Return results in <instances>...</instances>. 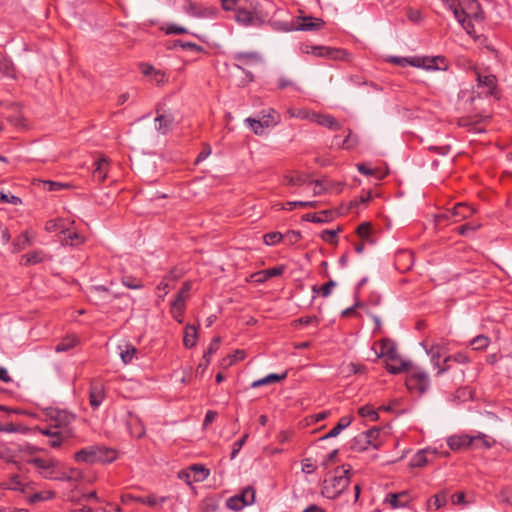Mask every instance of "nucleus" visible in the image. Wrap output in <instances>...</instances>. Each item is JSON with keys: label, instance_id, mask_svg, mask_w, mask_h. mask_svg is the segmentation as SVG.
Wrapping results in <instances>:
<instances>
[{"label": "nucleus", "instance_id": "obj_16", "mask_svg": "<svg viewBox=\"0 0 512 512\" xmlns=\"http://www.w3.org/2000/svg\"><path fill=\"white\" fill-rule=\"evenodd\" d=\"M474 443V438L468 434H456L447 438V445L453 451H459L470 447Z\"/></svg>", "mask_w": 512, "mask_h": 512}, {"label": "nucleus", "instance_id": "obj_60", "mask_svg": "<svg viewBox=\"0 0 512 512\" xmlns=\"http://www.w3.org/2000/svg\"><path fill=\"white\" fill-rule=\"evenodd\" d=\"M217 15V9L214 7L200 8L199 13H193L195 17H208L215 18Z\"/></svg>", "mask_w": 512, "mask_h": 512}, {"label": "nucleus", "instance_id": "obj_11", "mask_svg": "<svg viewBox=\"0 0 512 512\" xmlns=\"http://www.w3.org/2000/svg\"><path fill=\"white\" fill-rule=\"evenodd\" d=\"M409 491L404 490L398 493H387L383 503L388 504L392 509L406 508L412 502Z\"/></svg>", "mask_w": 512, "mask_h": 512}, {"label": "nucleus", "instance_id": "obj_46", "mask_svg": "<svg viewBox=\"0 0 512 512\" xmlns=\"http://www.w3.org/2000/svg\"><path fill=\"white\" fill-rule=\"evenodd\" d=\"M45 230L48 232L60 231L62 233V230H65L64 220L58 218L47 221L45 224Z\"/></svg>", "mask_w": 512, "mask_h": 512}, {"label": "nucleus", "instance_id": "obj_17", "mask_svg": "<svg viewBox=\"0 0 512 512\" xmlns=\"http://www.w3.org/2000/svg\"><path fill=\"white\" fill-rule=\"evenodd\" d=\"M309 182V175L296 172L295 174H286L283 176L282 184L286 186H303Z\"/></svg>", "mask_w": 512, "mask_h": 512}, {"label": "nucleus", "instance_id": "obj_57", "mask_svg": "<svg viewBox=\"0 0 512 512\" xmlns=\"http://www.w3.org/2000/svg\"><path fill=\"white\" fill-rule=\"evenodd\" d=\"M307 185H313V195L314 196L322 195L327 190L323 181L312 180L310 177H309V182Z\"/></svg>", "mask_w": 512, "mask_h": 512}, {"label": "nucleus", "instance_id": "obj_39", "mask_svg": "<svg viewBox=\"0 0 512 512\" xmlns=\"http://www.w3.org/2000/svg\"><path fill=\"white\" fill-rule=\"evenodd\" d=\"M365 434L367 435V439L370 440L369 444L372 449H378L381 446V440L380 437V429L373 428L365 431Z\"/></svg>", "mask_w": 512, "mask_h": 512}, {"label": "nucleus", "instance_id": "obj_10", "mask_svg": "<svg viewBox=\"0 0 512 512\" xmlns=\"http://www.w3.org/2000/svg\"><path fill=\"white\" fill-rule=\"evenodd\" d=\"M233 59L236 61L234 66L242 71H245V66L252 67L262 62L261 54L256 51L236 52Z\"/></svg>", "mask_w": 512, "mask_h": 512}, {"label": "nucleus", "instance_id": "obj_3", "mask_svg": "<svg viewBox=\"0 0 512 512\" xmlns=\"http://www.w3.org/2000/svg\"><path fill=\"white\" fill-rule=\"evenodd\" d=\"M379 352H376L377 358H386V369L391 374H400L406 371L410 363L401 359L395 344L388 339L379 342Z\"/></svg>", "mask_w": 512, "mask_h": 512}, {"label": "nucleus", "instance_id": "obj_48", "mask_svg": "<svg viewBox=\"0 0 512 512\" xmlns=\"http://www.w3.org/2000/svg\"><path fill=\"white\" fill-rule=\"evenodd\" d=\"M451 361L456 362L458 364H467L470 362V359L465 353L458 352L454 355H450L444 358L445 365H449L448 363Z\"/></svg>", "mask_w": 512, "mask_h": 512}, {"label": "nucleus", "instance_id": "obj_42", "mask_svg": "<svg viewBox=\"0 0 512 512\" xmlns=\"http://www.w3.org/2000/svg\"><path fill=\"white\" fill-rule=\"evenodd\" d=\"M76 344H77L76 337L75 336H68V337L64 338L61 342H59L55 346V351L56 352L68 351L71 348H73Z\"/></svg>", "mask_w": 512, "mask_h": 512}, {"label": "nucleus", "instance_id": "obj_32", "mask_svg": "<svg viewBox=\"0 0 512 512\" xmlns=\"http://www.w3.org/2000/svg\"><path fill=\"white\" fill-rule=\"evenodd\" d=\"M197 329L195 326L188 325L185 328L183 344L186 348H192L196 345Z\"/></svg>", "mask_w": 512, "mask_h": 512}, {"label": "nucleus", "instance_id": "obj_9", "mask_svg": "<svg viewBox=\"0 0 512 512\" xmlns=\"http://www.w3.org/2000/svg\"><path fill=\"white\" fill-rule=\"evenodd\" d=\"M308 54H312L320 58H328L332 60H348L349 54L342 49L330 48L325 46H312L306 51Z\"/></svg>", "mask_w": 512, "mask_h": 512}, {"label": "nucleus", "instance_id": "obj_28", "mask_svg": "<svg viewBox=\"0 0 512 512\" xmlns=\"http://www.w3.org/2000/svg\"><path fill=\"white\" fill-rule=\"evenodd\" d=\"M369 441L365 432H361L353 438L351 448L357 452L366 451L371 448Z\"/></svg>", "mask_w": 512, "mask_h": 512}, {"label": "nucleus", "instance_id": "obj_36", "mask_svg": "<svg viewBox=\"0 0 512 512\" xmlns=\"http://www.w3.org/2000/svg\"><path fill=\"white\" fill-rule=\"evenodd\" d=\"M54 497L55 493L53 491L47 490L30 495L27 501L29 504H35L37 502L53 499Z\"/></svg>", "mask_w": 512, "mask_h": 512}, {"label": "nucleus", "instance_id": "obj_62", "mask_svg": "<svg viewBox=\"0 0 512 512\" xmlns=\"http://www.w3.org/2000/svg\"><path fill=\"white\" fill-rule=\"evenodd\" d=\"M337 286V283L334 281V280H329L327 283H325L324 285H322L320 287V294L322 297L326 298L328 296H330V294L332 293V290L333 288H335Z\"/></svg>", "mask_w": 512, "mask_h": 512}, {"label": "nucleus", "instance_id": "obj_21", "mask_svg": "<svg viewBox=\"0 0 512 512\" xmlns=\"http://www.w3.org/2000/svg\"><path fill=\"white\" fill-rule=\"evenodd\" d=\"M93 178L98 182H103L107 177L108 162L106 158H98L94 162Z\"/></svg>", "mask_w": 512, "mask_h": 512}, {"label": "nucleus", "instance_id": "obj_59", "mask_svg": "<svg viewBox=\"0 0 512 512\" xmlns=\"http://www.w3.org/2000/svg\"><path fill=\"white\" fill-rule=\"evenodd\" d=\"M42 183L44 189H46L47 191H59L61 189L68 187L67 184L50 180L43 181Z\"/></svg>", "mask_w": 512, "mask_h": 512}, {"label": "nucleus", "instance_id": "obj_64", "mask_svg": "<svg viewBox=\"0 0 512 512\" xmlns=\"http://www.w3.org/2000/svg\"><path fill=\"white\" fill-rule=\"evenodd\" d=\"M357 234L363 240H368L369 239V234H370V225H369V223H362V224H360L358 226V228H357Z\"/></svg>", "mask_w": 512, "mask_h": 512}, {"label": "nucleus", "instance_id": "obj_8", "mask_svg": "<svg viewBox=\"0 0 512 512\" xmlns=\"http://www.w3.org/2000/svg\"><path fill=\"white\" fill-rule=\"evenodd\" d=\"M29 464L34 465L39 473L46 479H54L59 462L53 458H33L28 460Z\"/></svg>", "mask_w": 512, "mask_h": 512}, {"label": "nucleus", "instance_id": "obj_13", "mask_svg": "<svg viewBox=\"0 0 512 512\" xmlns=\"http://www.w3.org/2000/svg\"><path fill=\"white\" fill-rule=\"evenodd\" d=\"M474 212L475 210L465 203H457L451 210L441 215V217L445 219L454 218V221L458 222L469 218Z\"/></svg>", "mask_w": 512, "mask_h": 512}, {"label": "nucleus", "instance_id": "obj_14", "mask_svg": "<svg viewBox=\"0 0 512 512\" xmlns=\"http://www.w3.org/2000/svg\"><path fill=\"white\" fill-rule=\"evenodd\" d=\"M118 297L119 294L111 291L110 288L103 285L93 286L90 290V298L94 301L109 303Z\"/></svg>", "mask_w": 512, "mask_h": 512}, {"label": "nucleus", "instance_id": "obj_50", "mask_svg": "<svg viewBox=\"0 0 512 512\" xmlns=\"http://www.w3.org/2000/svg\"><path fill=\"white\" fill-rule=\"evenodd\" d=\"M489 343V338L484 335H478L471 341L474 350H484L488 347Z\"/></svg>", "mask_w": 512, "mask_h": 512}, {"label": "nucleus", "instance_id": "obj_47", "mask_svg": "<svg viewBox=\"0 0 512 512\" xmlns=\"http://www.w3.org/2000/svg\"><path fill=\"white\" fill-rule=\"evenodd\" d=\"M358 413L361 417L367 418L371 421H376L378 419L377 411L370 405L360 407Z\"/></svg>", "mask_w": 512, "mask_h": 512}, {"label": "nucleus", "instance_id": "obj_22", "mask_svg": "<svg viewBox=\"0 0 512 512\" xmlns=\"http://www.w3.org/2000/svg\"><path fill=\"white\" fill-rule=\"evenodd\" d=\"M321 126L327 127L331 130H339L341 125L338 121L331 115H323L315 113L313 121Z\"/></svg>", "mask_w": 512, "mask_h": 512}, {"label": "nucleus", "instance_id": "obj_6", "mask_svg": "<svg viewBox=\"0 0 512 512\" xmlns=\"http://www.w3.org/2000/svg\"><path fill=\"white\" fill-rule=\"evenodd\" d=\"M422 346L424 347L426 353L430 356V360L434 368L438 369V375L443 374L450 369L449 365H445L444 363L443 365L440 364V358L448 350L447 343L445 341L433 343L429 347L425 343H422Z\"/></svg>", "mask_w": 512, "mask_h": 512}, {"label": "nucleus", "instance_id": "obj_45", "mask_svg": "<svg viewBox=\"0 0 512 512\" xmlns=\"http://www.w3.org/2000/svg\"><path fill=\"white\" fill-rule=\"evenodd\" d=\"M190 469L195 473V481H204L210 474L209 470L203 465L194 464L190 467Z\"/></svg>", "mask_w": 512, "mask_h": 512}, {"label": "nucleus", "instance_id": "obj_27", "mask_svg": "<svg viewBox=\"0 0 512 512\" xmlns=\"http://www.w3.org/2000/svg\"><path fill=\"white\" fill-rule=\"evenodd\" d=\"M352 423L351 416L342 417L339 422L325 435L322 439L332 438L338 436L345 428Z\"/></svg>", "mask_w": 512, "mask_h": 512}, {"label": "nucleus", "instance_id": "obj_33", "mask_svg": "<svg viewBox=\"0 0 512 512\" xmlns=\"http://www.w3.org/2000/svg\"><path fill=\"white\" fill-rule=\"evenodd\" d=\"M82 479V473L77 469H71L69 472H59L56 470V477L53 480L58 481H79Z\"/></svg>", "mask_w": 512, "mask_h": 512}, {"label": "nucleus", "instance_id": "obj_7", "mask_svg": "<svg viewBox=\"0 0 512 512\" xmlns=\"http://www.w3.org/2000/svg\"><path fill=\"white\" fill-rule=\"evenodd\" d=\"M45 416L51 422V425L59 430L71 429L70 424L75 419L73 414L56 408L46 409Z\"/></svg>", "mask_w": 512, "mask_h": 512}, {"label": "nucleus", "instance_id": "obj_34", "mask_svg": "<svg viewBox=\"0 0 512 512\" xmlns=\"http://www.w3.org/2000/svg\"><path fill=\"white\" fill-rule=\"evenodd\" d=\"M3 487L12 491H25V485L22 483L18 475L11 476L7 482L3 484Z\"/></svg>", "mask_w": 512, "mask_h": 512}, {"label": "nucleus", "instance_id": "obj_56", "mask_svg": "<svg viewBox=\"0 0 512 512\" xmlns=\"http://www.w3.org/2000/svg\"><path fill=\"white\" fill-rule=\"evenodd\" d=\"M451 11L455 19L464 27V23L467 20V14L464 9H459L458 5L451 4Z\"/></svg>", "mask_w": 512, "mask_h": 512}, {"label": "nucleus", "instance_id": "obj_2", "mask_svg": "<svg viewBox=\"0 0 512 512\" xmlns=\"http://www.w3.org/2000/svg\"><path fill=\"white\" fill-rule=\"evenodd\" d=\"M349 472V465L336 468L332 475L324 479L321 494L327 499L337 498L350 484Z\"/></svg>", "mask_w": 512, "mask_h": 512}, {"label": "nucleus", "instance_id": "obj_26", "mask_svg": "<svg viewBox=\"0 0 512 512\" xmlns=\"http://www.w3.org/2000/svg\"><path fill=\"white\" fill-rule=\"evenodd\" d=\"M121 360L124 364H129L135 357L137 349L130 343H123L118 346Z\"/></svg>", "mask_w": 512, "mask_h": 512}, {"label": "nucleus", "instance_id": "obj_49", "mask_svg": "<svg viewBox=\"0 0 512 512\" xmlns=\"http://www.w3.org/2000/svg\"><path fill=\"white\" fill-rule=\"evenodd\" d=\"M316 201H289L285 204L283 209L293 210L297 207L307 208V207H316Z\"/></svg>", "mask_w": 512, "mask_h": 512}, {"label": "nucleus", "instance_id": "obj_55", "mask_svg": "<svg viewBox=\"0 0 512 512\" xmlns=\"http://www.w3.org/2000/svg\"><path fill=\"white\" fill-rule=\"evenodd\" d=\"M30 244V238L27 231L21 233L19 237L16 239L14 246L17 251L24 249L27 245Z\"/></svg>", "mask_w": 512, "mask_h": 512}, {"label": "nucleus", "instance_id": "obj_41", "mask_svg": "<svg viewBox=\"0 0 512 512\" xmlns=\"http://www.w3.org/2000/svg\"><path fill=\"white\" fill-rule=\"evenodd\" d=\"M226 506L232 511H241L244 507L248 506L245 500H242L240 497L236 495L230 497L226 501Z\"/></svg>", "mask_w": 512, "mask_h": 512}, {"label": "nucleus", "instance_id": "obj_23", "mask_svg": "<svg viewBox=\"0 0 512 512\" xmlns=\"http://www.w3.org/2000/svg\"><path fill=\"white\" fill-rule=\"evenodd\" d=\"M477 81L479 86L486 88V93L492 95L496 88L497 79L492 74L482 75L477 73Z\"/></svg>", "mask_w": 512, "mask_h": 512}, {"label": "nucleus", "instance_id": "obj_40", "mask_svg": "<svg viewBox=\"0 0 512 512\" xmlns=\"http://www.w3.org/2000/svg\"><path fill=\"white\" fill-rule=\"evenodd\" d=\"M172 123V119L165 115H159L155 118V127L161 133H166Z\"/></svg>", "mask_w": 512, "mask_h": 512}, {"label": "nucleus", "instance_id": "obj_1", "mask_svg": "<svg viewBox=\"0 0 512 512\" xmlns=\"http://www.w3.org/2000/svg\"><path fill=\"white\" fill-rule=\"evenodd\" d=\"M221 4L225 11L234 12L235 21L245 27L261 26L270 16L260 0H222Z\"/></svg>", "mask_w": 512, "mask_h": 512}, {"label": "nucleus", "instance_id": "obj_19", "mask_svg": "<svg viewBox=\"0 0 512 512\" xmlns=\"http://www.w3.org/2000/svg\"><path fill=\"white\" fill-rule=\"evenodd\" d=\"M63 245L78 246L84 243V237L75 231L69 229L62 230V237L60 239Z\"/></svg>", "mask_w": 512, "mask_h": 512}, {"label": "nucleus", "instance_id": "obj_61", "mask_svg": "<svg viewBox=\"0 0 512 512\" xmlns=\"http://www.w3.org/2000/svg\"><path fill=\"white\" fill-rule=\"evenodd\" d=\"M221 339L220 337H215L210 342L207 350L204 352V355H207V357L211 358L214 353L219 349L220 347Z\"/></svg>", "mask_w": 512, "mask_h": 512}, {"label": "nucleus", "instance_id": "obj_24", "mask_svg": "<svg viewBox=\"0 0 512 512\" xmlns=\"http://www.w3.org/2000/svg\"><path fill=\"white\" fill-rule=\"evenodd\" d=\"M431 451V448H425L423 450L418 451L410 460V466L413 468H421L424 467L427 463L431 461L428 457V453Z\"/></svg>", "mask_w": 512, "mask_h": 512}, {"label": "nucleus", "instance_id": "obj_30", "mask_svg": "<svg viewBox=\"0 0 512 512\" xmlns=\"http://www.w3.org/2000/svg\"><path fill=\"white\" fill-rule=\"evenodd\" d=\"M324 25V22L321 19L313 18V17H304L302 21L299 23V30L309 31V30H318Z\"/></svg>", "mask_w": 512, "mask_h": 512}, {"label": "nucleus", "instance_id": "obj_20", "mask_svg": "<svg viewBox=\"0 0 512 512\" xmlns=\"http://www.w3.org/2000/svg\"><path fill=\"white\" fill-rule=\"evenodd\" d=\"M186 306V299L182 298V296H176L174 301L171 303V314L173 318L179 322L182 323L183 321V313Z\"/></svg>", "mask_w": 512, "mask_h": 512}, {"label": "nucleus", "instance_id": "obj_15", "mask_svg": "<svg viewBox=\"0 0 512 512\" xmlns=\"http://www.w3.org/2000/svg\"><path fill=\"white\" fill-rule=\"evenodd\" d=\"M245 123L251 128L256 135H262L265 128L276 126L278 124L277 117L273 114L271 120H261L255 118H246Z\"/></svg>", "mask_w": 512, "mask_h": 512}, {"label": "nucleus", "instance_id": "obj_52", "mask_svg": "<svg viewBox=\"0 0 512 512\" xmlns=\"http://www.w3.org/2000/svg\"><path fill=\"white\" fill-rule=\"evenodd\" d=\"M283 235L280 232H269L263 236L264 243L273 246L281 242Z\"/></svg>", "mask_w": 512, "mask_h": 512}, {"label": "nucleus", "instance_id": "obj_5", "mask_svg": "<svg viewBox=\"0 0 512 512\" xmlns=\"http://www.w3.org/2000/svg\"><path fill=\"white\" fill-rule=\"evenodd\" d=\"M408 65L421 68L429 72L446 71L449 67L444 56H412L407 60Z\"/></svg>", "mask_w": 512, "mask_h": 512}, {"label": "nucleus", "instance_id": "obj_43", "mask_svg": "<svg viewBox=\"0 0 512 512\" xmlns=\"http://www.w3.org/2000/svg\"><path fill=\"white\" fill-rule=\"evenodd\" d=\"M121 282L128 289L139 290L144 287L140 279H137L130 275L123 276Z\"/></svg>", "mask_w": 512, "mask_h": 512}, {"label": "nucleus", "instance_id": "obj_18", "mask_svg": "<svg viewBox=\"0 0 512 512\" xmlns=\"http://www.w3.org/2000/svg\"><path fill=\"white\" fill-rule=\"evenodd\" d=\"M283 272H284L283 266L273 267V268L265 269V270L254 273L252 275V278L257 283H263L272 277L282 275Z\"/></svg>", "mask_w": 512, "mask_h": 512}, {"label": "nucleus", "instance_id": "obj_58", "mask_svg": "<svg viewBox=\"0 0 512 512\" xmlns=\"http://www.w3.org/2000/svg\"><path fill=\"white\" fill-rule=\"evenodd\" d=\"M340 230H341L340 228H338L336 230H334V229L324 230L321 233V239L327 243L334 244V243H336V237Z\"/></svg>", "mask_w": 512, "mask_h": 512}, {"label": "nucleus", "instance_id": "obj_44", "mask_svg": "<svg viewBox=\"0 0 512 512\" xmlns=\"http://www.w3.org/2000/svg\"><path fill=\"white\" fill-rule=\"evenodd\" d=\"M129 428L131 435L136 438H141L145 434V428L143 424L137 419H133L129 423Z\"/></svg>", "mask_w": 512, "mask_h": 512}, {"label": "nucleus", "instance_id": "obj_63", "mask_svg": "<svg viewBox=\"0 0 512 512\" xmlns=\"http://www.w3.org/2000/svg\"><path fill=\"white\" fill-rule=\"evenodd\" d=\"M0 202L1 203H10L13 205L21 204V199L14 195H8L3 192H0Z\"/></svg>", "mask_w": 512, "mask_h": 512}, {"label": "nucleus", "instance_id": "obj_51", "mask_svg": "<svg viewBox=\"0 0 512 512\" xmlns=\"http://www.w3.org/2000/svg\"><path fill=\"white\" fill-rule=\"evenodd\" d=\"M447 503L446 494L445 492H441L439 494H435L432 496L428 501V506H431L432 504L435 506L436 509H440L444 507Z\"/></svg>", "mask_w": 512, "mask_h": 512}, {"label": "nucleus", "instance_id": "obj_12", "mask_svg": "<svg viewBox=\"0 0 512 512\" xmlns=\"http://www.w3.org/2000/svg\"><path fill=\"white\" fill-rule=\"evenodd\" d=\"M105 388L101 381L93 380L90 383L89 402L93 409H97L105 399Z\"/></svg>", "mask_w": 512, "mask_h": 512}, {"label": "nucleus", "instance_id": "obj_54", "mask_svg": "<svg viewBox=\"0 0 512 512\" xmlns=\"http://www.w3.org/2000/svg\"><path fill=\"white\" fill-rule=\"evenodd\" d=\"M481 227V223H466L457 228V231L460 235H468L470 232H475Z\"/></svg>", "mask_w": 512, "mask_h": 512}, {"label": "nucleus", "instance_id": "obj_37", "mask_svg": "<svg viewBox=\"0 0 512 512\" xmlns=\"http://www.w3.org/2000/svg\"><path fill=\"white\" fill-rule=\"evenodd\" d=\"M471 438H474V442L479 441L481 446L485 449H491L496 444L495 439L482 432H478L476 435H471Z\"/></svg>", "mask_w": 512, "mask_h": 512}, {"label": "nucleus", "instance_id": "obj_29", "mask_svg": "<svg viewBox=\"0 0 512 512\" xmlns=\"http://www.w3.org/2000/svg\"><path fill=\"white\" fill-rule=\"evenodd\" d=\"M167 500V496H158L154 493H151L147 496H143V499H140V503L151 508H158L161 507Z\"/></svg>", "mask_w": 512, "mask_h": 512}, {"label": "nucleus", "instance_id": "obj_25", "mask_svg": "<svg viewBox=\"0 0 512 512\" xmlns=\"http://www.w3.org/2000/svg\"><path fill=\"white\" fill-rule=\"evenodd\" d=\"M74 432L72 429L59 430L55 431V436L50 437L49 445L53 448H58L61 444L72 437Z\"/></svg>", "mask_w": 512, "mask_h": 512}, {"label": "nucleus", "instance_id": "obj_31", "mask_svg": "<svg viewBox=\"0 0 512 512\" xmlns=\"http://www.w3.org/2000/svg\"><path fill=\"white\" fill-rule=\"evenodd\" d=\"M288 115L291 118L303 119L308 121H313L315 112L309 111L306 108H289L287 110Z\"/></svg>", "mask_w": 512, "mask_h": 512}, {"label": "nucleus", "instance_id": "obj_35", "mask_svg": "<svg viewBox=\"0 0 512 512\" xmlns=\"http://www.w3.org/2000/svg\"><path fill=\"white\" fill-rule=\"evenodd\" d=\"M330 212L321 211L318 213H307L303 216V219L313 223H324L329 220Z\"/></svg>", "mask_w": 512, "mask_h": 512}, {"label": "nucleus", "instance_id": "obj_53", "mask_svg": "<svg viewBox=\"0 0 512 512\" xmlns=\"http://www.w3.org/2000/svg\"><path fill=\"white\" fill-rule=\"evenodd\" d=\"M236 496L240 497L242 500H245V502H247V505H251L255 501V490L252 487L248 486L244 488Z\"/></svg>", "mask_w": 512, "mask_h": 512}, {"label": "nucleus", "instance_id": "obj_38", "mask_svg": "<svg viewBox=\"0 0 512 512\" xmlns=\"http://www.w3.org/2000/svg\"><path fill=\"white\" fill-rule=\"evenodd\" d=\"M44 256L42 252L34 251L21 257V263L24 265H33L42 262Z\"/></svg>", "mask_w": 512, "mask_h": 512}, {"label": "nucleus", "instance_id": "obj_4", "mask_svg": "<svg viewBox=\"0 0 512 512\" xmlns=\"http://www.w3.org/2000/svg\"><path fill=\"white\" fill-rule=\"evenodd\" d=\"M74 459L77 462L83 463H106L112 462L116 459V453L114 450L104 446H88L82 448L74 454Z\"/></svg>", "mask_w": 512, "mask_h": 512}]
</instances>
